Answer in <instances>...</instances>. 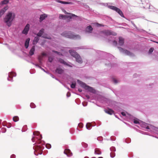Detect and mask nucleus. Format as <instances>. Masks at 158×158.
Segmentation results:
<instances>
[{
    "mask_svg": "<svg viewBox=\"0 0 158 158\" xmlns=\"http://www.w3.org/2000/svg\"><path fill=\"white\" fill-rule=\"evenodd\" d=\"M54 79H55L56 80L58 81L60 83H62V82L57 78H56L55 77V78H54Z\"/></svg>",
    "mask_w": 158,
    "mask_h": 158,
    "instance_id": "69168bd1",
    "label": "nucleus"
},
{
    "mask_svg": "<svg viewBox=\"0 0 158 158\" xmlns=\"http://www.w3.org/2000/svg\"><path fill=\"white\" fill-rule=\"evenodd\" d=\"M77 82L81 87L84 89H85L87 90L88 91L93 94H96V90L93 87L87 85L86 83L81 81L79 79H77Z\"/></svg>",
    "mask_w": 158,
    "mask_h": 158,
    "instance_id": "39448f33",
    "label": "nucleus"
},
{
    "mask_svg": "<svg viewBox=\"0 0 158 158\" xmlns=\"http://www.w3.org/2000/svg\"><path fill=\"white\" fill-rule=\"evenodd\" d=\"M27 129V126L26 125H24L22 130V132H25Z\"/></svg>",
    "mask_w": 158,
    "mask_h": 158,
    "instance_id": "f704fd0d",
    "label": "nucleus"
},
{
    "mask_svg": "<svg viewBox=\"0 0 158 158\" xmlns=\"http://www.w3.org/2000/svg\"><path fill=\"white\" fill-rule=\"evenodd\" d=\"M81 144L82 146L83 147L85 148H87L88 147V144L84 142H82L81 143Z\"/></svg>",
    "mask_w": 158,
    "mask_h": 158,
    "instance_id": "2f4dec72",
    "label": "nucleus"
},
{
    "mask_svg": "<svg viewBox=\"0 0 158 158\" xmlns=\"http://www.w3.org/2000/svg\"><path fill=\"white\" fill-rule=\"evenodd\" d=\"M58 62H60V63L62 64H64V65H67L68 67H73V66L72 65H71L70 64H69L67 63L62 58H59L58 59Z\"/></svg>",
    "mask_w": 158,
    "mask_h": 158,
    "instance_id": "2eb2a0df",
    "label": "nucleus"
},
{
    "mask_svg": "<svg viewBox=\"0 0 158 158\" xmlns=\"http://www.w3.org/2000/svg\"><path fill=\"white\" fill-rule=\"evenodd\" d=\"M97 139L98 141L101 142L103 140V138L101 136H99L97 138Z\"/></svg>",
    "mask_w": 158,
    "mask_h": 158,
    "instance_id": "c03bdc74",
    "label": "nucleus"
},
{
    "mask_svg": "<svg viewBox=\"0 0 158 158\" xmlns=\"http://www.w3.org/2000/svg\"><path fill=\"white\" fill-rule=\"evenodd\" d=\"M16 156L15 154H12L10 156V158H15Z\"/></svg>",
    "mask_w": 158,
    "mask_h": 158,
    "instance_id": "5fc2aeb1",
    "label": "nucleus"
},
{
    "mask_svg": "<svg viewBox=\"0 0 158 158\" xmlns=\"http://www.w3.org/2000/svg\"><path fill=\"white\" fill-rule=\"evenodd\" d=\"M8 9V6H6L2 8L1 10H0V12L2 13V14H4L5 12Z\"/></svg>",
    "mask_w": 158,
    "mask_h": 158,
    "instance_id": "a878e982",
    "label": "nucleus"
},
{
    "mask_svg": "<svg viewBox=\"0 0 158 158\" xmlns=\"http://www.w3.org/2000/svg\"><path fill=\"white\" fill-rule=\"evenodd\" d=\"M54 58L51 57H49L48 58V61L50 63H52L53 61Z\"/></svg>",
    "mask_w": 158,
    "mask_h": 158,
    "instance_id": "79ce46f5",
    "label": "nucleus"
},
{
    "mask_svg": "<svg viewBox=\"0 0 158 158\" xmlns=\"http://www.w3.org/2000/svg\"><path fill=\"white\" fill-rule=\"evenodd\" d=\"M33 134L34 136L31 139L32 141L33 142H35V140L34 139V138L35 137L37 139L36 143L37 144L36 149H34V147H33L34 150V154L36 156H38L39 154L41 155L42 154L43 150L44 148V146L45 145V143L44 141L41 140L42 138V135L39 131L33 132Z\"/></svg>",
    "mask_w": 158,
    "mask_h": 158,
    "instance_id": "f257e3e1",
    "label": "nucleus"
},
{
    "mask_svg": "<svg viewBox=\"0 0 158 158\" xmlns=\"http://www.w3.org/2000/svg\"><path fill=\"white\" fill-rule=\"evenodd\" d=\"M133 122L134 123L139 124L143 128L148 129H149L151 131L155 133L158 135V128L156 127L151 125L147 124L144 122L139 120L136 118H135L133 119Z\"/></svg>",
    "mask_w": 158,
    "mask_h": 158,
    "instance_id": "f03ea898",
    "label": "nucleus"
},
{
    "mask_svg": "<svg viewBox=\"0 0 158 158\" xmlns=\"http://www.w3.org/2000/svg\"><path fill=\"white\" fill-rule=\"evenodd\" d=\"M40 38L37 36L35 37L32 41V44L34 45L36 44L39 40Z\"/></svg>",
    "mask_w": 158,
    "mask_h": 158,
    "instance_id": "5701e85b",
    "label": "nucleus"
},
{
    "mask_svg": "<svg viewBox=\"0 0 158 158\" xmlns=\"http://www.w3.org/2000/svg\"><path fill=\"white\" fill-rule=\"evenodd\" d=\"M30 106L31 108H34L36 107V106L34 103L31 102L30 103Z\"/></svg>",
    "mask_w": 158,
    "mask_h": 158,
    "instance_id": "ea45409f",
    "label": "nucleus"
},
{
    "mask_svg": "<svg viewBox=\"0 0 158 158\" xmlns=\"http://www.w3.org/2000/svg\"><path fill=\"white\" fill-rule=\"evenodd\" d=\"M138 132L142 134H145L144 133H145V132L139 130Z\"/></svg>",
    "mask_w": 158,
    "mask_h": 158,
    "instance_id": "e2e57ef3",
    "label": "nucleus"
},
{
    "mask_svg": "<svg viewBox=\"0 0 158 158\" xmlns=\"http://www.w3.org/2000/svg\"><path fill=\"white\" fill-rule=\"evenodd\" d=\"M30 40L29 38H28L26 39L25 42L24 46L26 49H27L29 46Z\"/></svg>",
    "mask_w": 158,
    "mask_h": 158,
    "instance_id": "4be33fe9",
    "label": "nucleus"
},
{
    "mask_svg": "<svg viewBox=\"0 0 158 158\" xmlns=\"http://www.w3.org/2000/svg\"><path fill=\"white\" fill-rule=\"evenodd\" d=\"M82 105L84 106H87V103H84L83 102L82 103Z\"/></svg>",
    "mask_w": 158,
    "mask_h": 158,
    "instance_id": "338daca9",
    "label": "nucleus"
},
{
    "mask_svg": "<svg viewBox=\"0 0 158 158\" xmlns=\"http://www.w3.org/2000/svg\"><path fill=\"white\" fill-rule=\"evenodd\" d=\"M116 139V137L114 136H112L110 137V140L111 141H115Z\"/></svg>",
    "mask_w": 158,
    "mask_h": 158,
    "instance_id": "a18cd8bd",
    "label": "nucleus"
},
{
    "mask_svg": "<svg viewBox=\"0 0 158 158\" xmlns=\"http://www.w3.org/2000/svg\"><path fill=\"white\" fill-rule=\"evenodd\" d=\"M85 97L87 99H89L90 98V96L88 95H86L85 96Z\"/></svg>",
    "mask_w": 158,
    "mask_h": 158,
    "instance_id": "0e129e2a",
    "label": "nucleus"
},
{
    "mask_svg": "<svg viewBox=\"0 0 158 158\" xmlns=\"http://www.w3.org/2000/svg\"><path fill=\"white\" fill-rule=\"evenodd\" d=\"M154 50V48L153 47H151L150 48L148 52V53L149 54H151L152 53Z\"/></svg>",
    "mask_w": 158,
    "mask_h": 158,
    "instance_id": "c9c22d12",
    "label": "nucleus"
},
{
    "mask_svg": "<svg viewBox=\"0 0 158 158\" xmlns=\"http://www.w3.org/2000/svg\"><path fill=\"white\" fill-rule=\"evenodd\" d=\"M123 141L124 142L129 143L131 142V139L129 138H127L125 139H124Z\"/></svg>",
    "mask_w": 158,
    "mask_h": 158,
    "instance_id": "c85d7f7f",
    "label": "nucleus"
},
{
    "mask_svg": "<svg viewBox=\"0 0 158 158\" xmlns=\"http://www.w3.org/2000/svg\"><path fill=\"white\" fill-rule=\"evenodd\" d=\"M19 117L18 116H14L13 118V120L14 122H16L19 121Z\"/></svg>",
    "mask_w": 158,
    "mask_h": 158,
    "instance_id": "7c9ffc66",
    "label": "nucleus"
},
{
    "mask_svg": "<svg viewBox=\"0 0 158 158\" xmlns=\"http://www.w3.org/2000/svg\"><path fill=\"white\" fill-rule=\"evenodd\" d=\"M15 17V15L14 13L9 12L3 18L4 22L8 27H10L11 26Z\"/></svg>",
    "mask_w": 158,
    "mask_h": 158,
    "instance_id": "7ed1b4c3",
    "label": "nucleus"
},
{
    "mask_svg": "<svg viewBox=\"0 0 158 158\" xmlns=\"http://www.w3.org/2000/svg\"><path fill=\"white\" fill-rule=\"evenodd\" d=\"M96 26L97 27H103L104 26V25H103L102 24H100L98 23H96Z\"/></svg>",
    "mask_w": 158,
    "mask_h": 158,
    "instance_id": "8fccbe9b",
    "label": "nucleus"
},
{
    "mask_svg": "<svg viewBox=\"0 0 158 158\" xmlns=\"http://www.w3.org/2000/svg\"><path fill=\"white\" fill-rule=\"evenodd\" d=\"M92 127V124L90 123H88L86 124V129L88 130H90Z\"/></svg>",
    "mask_w": 158,
    "mask_h": 158,
    "instance_id": "bb28decb",
    "label": "nucleus"
},
{
    "mask_svg": "<svg viewBox=\"0 0 158 158\" xmlns=\"http://www.w3.org/2000/svg\"><path fill=\"white\" fill-rule=\"evenodd\" d=\"M45 73H46L47 74L49 75H50V74H51V73L49 72L48 71H47L45 70V72H44Z\"/></svg>",
    "mask_w": 158,
    "mask_h": 158,
    "instance_id": "680f3d73",
    "label": "nucleus"
},
{
    "mask_svg": "<svg viewBox=\"0 0 158 158\" xmlns=\"http://www.w3.org/2000/svg\"><path fill=\"white\" fill-rule=\"evenodd\" d=\"M45 73H46L47 74L49 75H50V74H51V73L49 72L48 71H47L45 70V72H44Z\"/></svg>",
    "mask_w": 158,
    "mask_h": 158,
    "instance_id": "bf43d9fd",
    "label": "nucleus"
},
{
    "mask_svg": "<svg viewBox=\"0 0 158 158\" xmlns=\"http://www.w3.org/2000/svg\"><path fill=\"white\" fill-rule=\"evenodd\" d=\"M46 148L48 149H50L51 148V145L49 143H47L45 145Z\"/></svg>",
    "mask_w": 158,
    "mask_h": 158,
    "instance_id": "37998d69",
    "label": "nucleus"
},
{
    "mask_svg": "<svg viewBox=\"0 0 158 158\" xmlns=\"http://www.w3.org/2000/svg\"><path fill=\"white\" fill-rule=\"evenodd\" d=\"M71 15H65L62 14H60L59 19H68L69 20L73 18L74 17H77V16L75 14H70Z\"/></svg>",
    "mask_w": 158,
    "mask_h": 158,
    "instance_id": "1a4fd4ad",
    "label": "nucleus"
},
{
    "mask_svg": "<svg viewBox=\"0 0 158 158\" xmlns=\"http://www.w3.org/2000/svg\"><path fill=\"white\" fill-rule=\"evenodd\" d=\"M150 7V4L148 3L146 4V5L145 6H143V8L146 9H149Z\"/></svg>",
    "mask_w": 158,
    "mask_h": 158,
    "instance_id": "a19ab883",
    "label": "nucleus"
},
{
    "mask_svg": "<svg viewBox=\"0 0 158 158\" xmlns=\"http://www.w3.org/2000/svg\"><path fill=\"white\" fill-rule=\"evenodd\" d=\"M48 17V15L46 14H41L40 15L39 22L41 23L43 20Z\"/></svg>",
    "mask_w": 158,
    "mask_h": 158,
    "instance_id": "a211bd4d",
    "label": "nucleus"
},
{
    "mask_svg": "<svg viewBox=\"0 0 158 158\" xmlns=\"http://www.w3.org/2000/svg\"><path fill=\"white\" fill-rule=\"evenodd\" d=\"M76 83L75 81H73L71 82L70 85V87L71 88L75 89L76 88Z\"/></svg>",
    "mask_w": 158,
    "mask_h": 158,
    "instance_id": "cd10ccee",
    "label": "nucleus"
},
{
    "mask_svg": "<svg viewBox=\"0 0 158 158\" xmlns=\"http://www.w3.org/2000/svg\"><path fill=\"white\" fill-rule=\"evenodd\" d=\"M35 50V46H33L31 49L30 50L29 52V55L30 56H32L34 54V52Z\"/></svg>",
    "mask_w": 158,
    "mask_h": 158,
    "instance_id": "412c9836",
    "label": "nucleus"
},
{
    "mask_svg": "<svg viewBox=\"0 0 158 158\" xmlns=\"http://www.w3.org/2000/svg\"><path fill=\"white\" fill-rule=\"evenodd\" d=\"M52 78H55V77L53 75H52V73L51 74H50V75Z\"/></svg>",
    "mask_w": 158,
    "mask_h": 158,
    "instance_id": "774afa93",
    "label": "nucleus"
},
{
    "mask_svg": "<svg viewBox=\"0 0 158 158\" xmlns=\"http://www.w3.org/2000/svg\"><path fill=\"white\" fill-rule=\"evenodd\" d=\"M30 26L29 24L27 23L23 29L22 31V33L23 34H24L26 35H27L30 29Z\"/></svg>",
    "mask_w": 158,
    "mask_h": 158,
    "instance_id": "4468645a",
    "label": "nucleus"
},
{
    "mask_svg": "<svg viewBox=\"0 0 158 158\" xmlns=\"http://www.w3.org/2000/svg\"><path fill=\"white\" fill-rule=\"evenodd\" d=\"M117 48L118 49L119 51L122 53L125 54L126 55L132 56L133 53L131 52L130 51L119 47L117 46Z\"/></svg>",
    "mask_w": 158,
    "mask_h": 158,
    "instance_id": "9d476101",
    "label": "nucleus"
},
{
    "mask_svg": "<svg viewBox=\"0 0 158 158\" xmlns=\"http://www.w3.org/2000/svg\"><path fill=\"white\" fill-rule=\"evenodd\" d=\"M93 30V28L92 26L89 25L87 26L85 29V31L86 33H91Z\"/></svg>",
    "mask_w": 158,
    "mask_h": 158,
    "instance_id": "dca6fc26",
    "label": "nucleus"
},
{
    "mask_svg": "<svg viewBox=\"0 0 158 158\" xmlns=\"http://www.w3.org/2000/svg\"><path fill=\"white\" fill-rule=\"evenodd\" d=\"M75 102H76V103H77V104H79L80 103V101L79 99H76L75 100Z\"/></svg>",
    "mask_w": 158,
    "mask_h": 158,
    "instance_id": "3c124183",
    "label": "nucleus"
},
{
    "mask_svg": "<svg viewBox=\"0 0 158 158\" xmlns=\"http://www.w3.org/2000/svg\"><path fill=\"white\" fill-rule=\"evenodd\" d=\"M9 2V0H3L0 3V6H2L4 5L8 4Z\"/></svg>",
    "mask_w": 158,
    "mask_h": 158,
    "instance_id": "b1692460",
    "label": "nucleus"
},
{
    "mask_svg": "<svg viewBox=\"0 0 158 158\" xmlns=\"http://www.w3.org/2000/svg\"><path fill=\"white\" fill-rule=\"evenodd\" d=\"M112 80L115 84H116L118 83V80L116 79H115L114 78H112Z\"/></svg>",
    "mask_w": 158,
    "mask_h": 158,
    "instance_id": "603ef678",
    "label": "nucleus"
},
{
    "mask_svg": "<svg viewBox=\"0 0 158 158\" xmlns=\"http://www.w3.org/2000/svg\"><path fill=\"white\" fill-rule=\"evenodd\" d=\"M118 44L117 41L115 40H114L113 41V44L115 46H117L118 45L122 46H123L124 43V39L121 37H118Z\"/></svg>",
    "mask_w": 158,
    "mask_h": 158,
    "instance_id": "6e6552de",
    "label": "nucleus"
},
{
    "mask_svg": "<svg viewBox=\"0 0 158 158\" xmlns=\"http://www.w3.org/2000/svg\"><path fill=\"white\" fill-rule=\"evenodd\" d=\"M44 28H42L39 31V32L38 33L35 34L37 36L39 37H42L44 38L47 39H50V38L48 37L47 36L45 35H44L42 36L43 35L44 33Z\"/></svg>",
    "mask_w": 158,
    "mask_h": 158,
    "instance_id": "9b49d317",
    "label": "nucleus"
},
{
    "mask_svg": "<svg viewBox=\"0 0 158 158\" xmlns=\"http://www.w3.org/2000/svg\"><path fill=\"white\" fill-rule=\"evenodd\" d=\"M103 6L107 7L109 8L116 11L121 17L125 18L123 12L119 8L115 6L108 5L107 3H103L101 4Z\"/></svg>",
    "mask_w": 158,
    "mask_h": 158,
    "instance_id": "423d86ee",
    "label": "nucleus"
},
{
    "mask_svg": "<svg viewBox=\"0 0 158 158\" xmlns=\"http://www.w3.org/2000/svg\"><path fill=\"white\" fill-rule=\"evenodd\" d=\"M94 153L95 154L100 155L101 154V152L98 148H95L94 150Z\"/></svg>",
    "mask_w": 158,
    "mask_h": 158,
    "instance_id": "c756f323",
    "label": "nucleus"
},
{
    "mask_svg": "<svg viewBox=\"0 0 158 158\" xmlns=\"http://www.w3.org/2000/svg\"><path fill=\"white\" fill-rule=\"evenodd\" d=\"M61 35L66 38L71 39H80L81 36L79 35H74L71 31H64L61 34Z\"/></svg>",
    "mask_w": 158,
    "mask_h": 158,
    "instance_id": "20e7f679",
    "label": "nucleus"
},
{
    "mask_svg": "<svg viewBox=\"0 0 158 158\" xmlns=\"http://www.w3.org/2000/svg\"><path fill=\"white\" fill-rule=\"evenodd\" d=\"M16 76V73L15 72H10L8 73V77L7 78L8 81L11 82L13 81V77Z\"/></svg>",
    "mask_w": 158,
    "mask_h": 158,
    "instance_id": "f8f14e48",
    "label": "nucleus"
},
{
    "mask_svg": "<svg viewBox=\"0 0 158 158\" xmlns=\"http://www.w3.org/2000/svg\"><path fill=\"white\" fill-rule=\"evenodd\" d=\"M105 65L107 66H110L111 67H114V66L116 65V64L115 63H112L111 64H106L105 63Z\"/></svg>",
    "mask_w": 158,
    "mask_h": 158,
    "instance_id": "72a5a7b5",
    "label": "nucleus"
},
{
    "mask_svg": "<svg viewBox=\"0 0 158 158\" xmlns=\"http://www.w3.org/2000/svg\"><path fill=\"white\" fill-rule=\"evenodd\" d=\"M2 125L4 127H6L8 128H10L11 127V124L10 123H9L7 125H5L3 123H2Z\"/></svg>",
    "mask_w": 158,
    "mask_h": 158,
    "instance_id": "e433bc0d",
    "label": "nucleus"
},
{
    "mask_svg": "<svg viewBox=\"0 0 158 158\" xmlns=\"http://www.w3.org/2000/svg\"><path fill=\"white\" fill-rule=\"evenodd\" d=\"M102 33L106 36L111 35L115 36L117 35V33H116L114 32L109 30H106L102 31Z\"/></svg>",
    "mask_w": 158,
    "mask_h": 158,
    "instance_id": "ddd939ff",
    "label": "nucleus"
},
{
    "mask_svg": "<svg viewBox=\"0 0 158 158\" xmlns=\"http://www.w3.org/2000/svg\"><path fill=\"white\" fill-rule=\"evenodd\" d=\"M45 73H46L47 74L49 75H50V74H51V73L49 72L48 71H47L45 70V72H44Z\"/></svg>",
    "mask_w": 158,
    "mask_h": 158,
    "instance_id": "052dcab7",
    "label": "nucleus"
},
{
    "mask_svg": "<svg viewBox=\"0 0 158 158\" xmlns=\"http://www.w3.org/2000/svg\"><path fill=\"white\" fill-rule=\"evenodd\" d=\"M84 5V7L87 9H89V6L86 4L84 3L83 4Z\"/></svg>",
    "mask_w": 158,
    "mask_h": 158,
    "instance_id": "09e8293b",
    "label": "nucleus"
},
{
    "mask_svg": "<svg viewBox=\"0 0 158 158\" xmlns=\"http://www.w3.org/2000/svg\"><path fill=\"white\" fill-rule=\"evenodd\" d=\"M110 150L111 152H115L116 151L115 148L114 146H112L110 148Z\"/></svg>",
    "mask_w": 158,
    "mask_h": 158,
    "instance_id": "4c0bfd02",
    "label": "nucleus"
},
{
    "mask_svg": "<svg viewBox=\"0 0 158 158\" xmlns=\"http://www.w3.org/2000/svg\"><path fill=\"white\" fill-rule=\"evenodd\" d=\"M52 52L53 53L56 54L57 55L59 56H63L62 54L60 52L54 50H52Z\"/></svg>",
    "mask_w": 158,
    "mask_h": 158,
    "instance_id": "473e14b6",
    "label": "nucleus"
},
{
    "mask_svg": "<svg viewBox=\"0 0 158 158\" xmlns=\"http://www.w3.org/2000/svg\"><path fill=\"white\" fill-rule=\"evenodd\" d=\"M57 2L60 3L62 4H70V5H73V2H67V1H60V0H57L56 1Z\"/></svg>",
    "mask_w": 158,
    "mask_h": 158,
    "instance_id": "6ab92c4d",
    "label": "nucleus"
},
{
    "mask_svg": "<svg viewBox=\"0 0 158 158\" xmlns=\"http://www.w3.org/2000/svg\"><path fill=\"white\" fill-rule=\"evenodd\" d=\"M55 72L61 75L64 73V70L60 67H59L56 68L55 70Z\"/></svg>",
    "mask_w": 158,
    "mask_h": 158,
    "instance_id": "f3484780",
    "label": "nucleus"
},
{
    "mask_svg": "<svg viewBox=\"0 0 158 158\" xmlns=\"http://www.w3.org/2000/svg\"><path fill=\"white\" fill-rule=\"evenodd\" d=\"M110 156L111 158H114L115 156V152H111L110 153Z\"/></svg>",
    "mask_w": 158,
    "mask_h": 158,
    "instance_id": "58836bf2",
    "label": "nucleus"
},
{
    "mask_svg": "<svg viewBox=\"0 0 158 158\" xmlns=\"http://www.w3.org/2000/svg\"><path fill=\"white\" fill-rule=\"evenodd\" d=\"M45 73H46L47 74L49 75H50V74H51V73L49 72L48 71H47L45 70V72H44Z\"/></svg>",
    "mask_w": 158,
    "mask_h": 158,
    "instance_id": "13d9d810",
    "label": "nucleus"
},
{
    "mask_svg": "<svg viewBox=\"0 0 158 158\" xmlns=\"http://www.w3.org/2000/svg\"><path fill=\"white\" fill-rule=\"evenodd\" d=\"M121 114L123 116H126V114L125 113V112H122L121 113Z\"/></svg>",
    "mask_w": 158,
    "mask_h": 158,
    "instance_id": "6e6d98bb",
    "label": "nucleus"
},
{
    "mask_svg": "<svg viewBox=\"0 0 158 158\" xmlns=\"http://www.w3.org/2000/svg\"><path fill=\"white\" fill-rule=\"evenodd\" d=\"M92 124V127H94L96 126V124L95 122H93L92 123H91Z\"/></svg>",
    "mask_w": 158,
    "mask_h": 158,
    "instance_id": "4d7b16f0",
    "label": "nucleus"
},
{
    "mask_svg": "<svg viewBox=\"0 0 158 158\" xmlns=\"http://www.w3.org/2000/svg\"><path fill=\"white\" fill-rule=\"evenodd\" d=\"M1 130L2 132L3 133H5L6 131V128L4 127L2 128Z\"/></svg>",
    "mask_w": 158,
    "mask_h": 158,
    "instance_id": "de8ad7c7",
    "label": "nucleus"
},
{
    "mask_svg": "<svg viewBox=\"0 0 158 158\" xmlns=\"http://www.w3.org/2000/svg\"><path fill=\"white\" fill-rule=\"evenodd\" d=\"M63 11L65 14L67 15H71L70 14H72V13L67 12L65 10H64Z\"/></svg>",
    "mask_w": 158,
    "mask_h": 158,
    "instance_id": "49530a36",
    "label": "nucleus"
},
{
    "mask_svg": "<svg viewBox=\"0 0 158 158\" xmlns=\"http://www.w3.org/2000/svg\"><path fill=\"white\" fill-rule=\"evenodd\" d=\"M71 96V93L69 92H67L66 94V96L67 97H69Z\"/></svg>",
    "mask_w": 158,
    "mask_h": 158,
    "instance_id": "864d4df0",
    "label": "nucleus"
},
{
    "mask_svg": "<svg viewBox=\"0 0 158 158\" xmlns=\"http://www.w3.org/2000/svg\"><path fill=\"white\" fill-rule=\"evenodd\" d=\"M69 52L71 55L75 58L77 62L80 64L82 63L83 61L77 52L72 50H69Z\"/></svg>",
    "mask_w": 158,
    "mask_h": 158,
    "instance_id": "0eeeda50",
    "label": "nucleus"
},
{
    "mask_svg": "<svg viewBox=\"0 0 158 158\" xmlns=\"http://www.w3.org/2000/svg\"><path fill=\"white\" fill-rule=\"evenodd\" d=\"M104 111L106 113L110 115H112L114 114V111L111 109H106Z\"/></svg>",
    "mask_w": 158,
    "mask_h": 158,
    "instance_id": "aec40b11",
    "label": "nucleus"
},
{
    "mask_svg": "<svg viewBox=\"0 0 158 158\" xmlns=\"http://www.w3.org/2000/svg\"><path fill=\"white\" fill-rule=\"evenodd\" d=\"M98 52H97L98 54H102V55H107L108 56H109L110 57L113 56V55H111L109 53H108L106 52H105L103 51H98Z\"/></svg>",
    "mask_w": 158,
    "mask_h": 158,
    "instance_id": "393cba45",
    "label": "nucleus"
}]
</instances>
